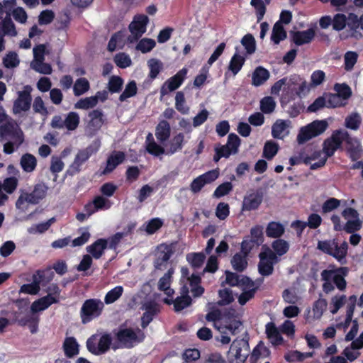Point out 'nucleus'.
I'll return each instance as SVG.
<instances>
[{
    "mask_svg": "<svg viewBox=\"0 0 363 363\" xmlns=\"http://www.w3.org/2000/svg\"><path fill=\"white\" fill-rule=\"evenodd\" d=\"M361 124V117L357 113H352L345 118V126L351 130H357Z\"/></svg>",
    "mask_w": 363,
    "mask_h": 363,
    "instance_id": "obj_59",
    "label": "nucleus"
},
{
    "mask_svg": "<svg viewBox=\"0 0 363 363\" xmlns=\"http://www.w3.org/2000/svg\"><path fill=\"white\" fill-rule=\"evenodd\" d=\"M241 43L246 50L247 55H252L255 52L256 42L252 34L247 33L245 35L241 40Z\"/></svg>",
    "mask_w": 363,
    "mask_h": 363,
    "instance_id": "obj_49",
    "label": "nucleus"
},
{
    "mask_svg": "<svg viewBox=\"0 0 363 363\" xmlns=\"http://www.w3.org/2000/svg\"><path fill=\"white\" fill-rule=\"evenodd\" d=\"M233 184L230 182H224L220 184L213 192V197L220 198L228 195L233 190Z\"/></svg>",
    "mask_w": 363,
    "mask_h": 363,
    "instance_id": "obj_64",
    "label": "nucleus"
},
{
    "mask_svg": "<svg viewBox=\"0 0 363 363\" xmlns=\"http://www.w3.org/2000/svg\"><path fill=\"white\" fill-rule=\"evenodd\" d=\"M163 225V221L160 218L150 219L145 226V231L148 235H152L156 233Z\"/></svg>",
    "mask_w": 363,
    "mask_h": 363,
    "instance_id": "obj_62",
    "label": "nucleus"
},
{
    "mask_svg": "<svg viewBox=\"0 0 363 363\" xmlns=\"http://www.w3.org/2000/svg\"><path fill=\"white\" fill-rule=\"evenodd\" d=\"M330 220L335 231L345 230L347 233H354L359 230L362 226V223L359 217L352 220H348L344 225L341 223L340 218L337 215H333Z\"/></svg>",
    "mask_w": 363,
    "mask_h": 363,
    "instance_id": "obj_18",
    "label": "nucleus"
},
{
    "mask_svg": "<svg viewBox=\"0 0 363 363\" xmlns=\"http://www.w3.org/2000/svg\"><path fill=\"white\" fill-rule=\"evenodd\" d=\"M149 18L146 15L139 14L135 16L133 22L129 25L131 35L128 36L130 43L137 41L145 32Z\"/></svg>",
    "mask_w": 363,
    "mask_h": 363,
    "instance_id": "obj_11",
    "label": "nucleus"
},
{
    "mask_svg": "<svg viewBox=\"0 0 363 363\" xmlns=\"http://www.w3.org/2000/svg\"><path fill=\"white\" fill-rule=\"evenodd\" d=\"M171 129L167 121H160L156 127L155 136L160 143H164L170 136Z\"/></svg>",
    "mask_w": 363,
    "mask_h": 363,
    "instance_id": "obj_30",
    "label": "nucleus"
},
{
    "mask_svg": "<svg viewBox=\"0 0 363 363\" xmlns=\"http://www.w3.org/2000/svg\"><path fill=\"white\" fill-rule=\"evenodd\" d=\"M220 300L218 301L219 306H225L231 303L234 301L233 291L230 289H220L218 291Z\"/></svg>",
    "mask_w": 363,
    "mask_h": 363,
    "instance_id": "obj_60",
    "label": "nucleus"
},
{
    "mask_svg": "<svg viewBox=\"0 0 363 363\" xmlns=\"http://www.w3.org/2000/svg\"><path fill=\"white\" fill-rule=\"evenodd\" d=\"M97 104V97L90 96L79 99L75 104L74 108L78 109L87 110L94 108Z\"/></svg>",
    "mask_w": 363,
    "mask_h": 363,
    "instance_id": "obj_56",
    "label": "nucleus"
},
{
    "mask_svg": "<svg viewBox=\"0 0 363 363\" xmlns=\"http://www.w3.org/2000/svg\"><path fill=\"white\" fill-rule=\"evenodd\" d=\"M23 170L26 172H33L37 166V160L34 155L30 153H26L22 155L20 161Z\"/></svg>",
    "mask_w": 363,
    "mask_h": 363,
    "instance_id": "obj_31",
    "label": "nucleus"
},
{
    "mask_svg": "<svg viewBox=\"0 0 363 363\" xmlns=\"http://www.w3.org/2000/svg\"><path fill=\"white\" fill-rule=\"evenodd\" d=\"M112 344V337L109 333L94 334L86 342L87 350L94 355L99 356L106 353Z\"/></svg>",
    "mask_w": 363,
    "mask_h": 363,
    "instance_id": "obj_5",
    "label": "nucleus"
},
{
    "mask_svg": "<svg viewBox=\"0 0 363 363\" xmlns=\"http://www.w3.org/2000/svg\"><path fill=\"white\" fill-rule=\"evenodd\" d=\"M54 276L55 274L52 270L51 267H48L44 269L37 270L35 274L33 275V277L36 278V281L39 284H42L43 285H45L51 281L53 279Z\"/></svg>",
    "mask_w": 363,
    "mask_h": 363,
    "instance_id": "obj_34",
    "label": "nucleus"
},
{
    "mask_svg": "<svg viewBox=\"0 0 363 363\" xmlns=\"http://www.w3.org/2000/svg\"><path fill=\"white\" fill-rule=\"evenodd\" d=\"M184 142V135L182 133H179L174 135L171 141L168 153L174 154L176 152L181 150L183 147Z\"/></svg>",
    "mask_w": 363,
    "mask_h": 363,
    "instance_id": "obj_54",
    "label": "nucleus"
},
{
    "mask_svg": "<svg viewBox=\"0 0 363 363\" xmlns=\"http://www.w3.org/2000/svg\"><path fill=\"white\" fill-rule=\"evenodd\" d=\"M317 249L332 256L342 263L347 256L348 244L346 241H344L339 245L337 239L319 240L317 244Z\"/></svg>",
    "mask_w": 363,
    "mask_h": 363,
    "instance_id": "obj_3",
    "label": "nucleus"
},
{
    "mask_svg": "<svg viewBox=\"0 0 363 363\" xmlns=\"http://www.w3.org/2000/svg\"><path fill=\"white\" fill-rule=\"evenodd\" d=\"M123 288L121 286H117L108 291L104 298V302L106 304H111L117 301L123 294Z\"/></svg>",
    "mask_w": 363,
    "mask_h": 363,
    "instance_id": "obj_53",
    "label": "nucleus"
},
{
    "mask_svg": "<svg viewBox=\"0 0 363 363\" xmlns=\"http://www.w3.org/2000/svg\"><path fill=\"white\" fill-rule=\"evenodd\" d=\"M192 303V299L189 295L178 296L173 301L174 308L176 312H179L185 308L189 306Z\"/></svg>",
    "mask_w": 363,
    "mask_h": 363,
    "instance_id": "obj_50",
    "label": "nucleus"
},
{
    "mask_svg": "<svg viewBox=\"0 0 363 363\" xmlns=\"http://www.w3.org/2000/svg\"><path fill=\"white\" fill-rule=\"evenodd\" d=\"M186 101L184 94L182 91H178L175 96V108L182 114H187L189 108L185 105Z\"/></svg>",
    "mask_w": 363,
    "mask_h": 363,
    "instance_id": "obj_57",
    "label": "nucleus"
},
{
    "mask_svg": "<svg viewBox=\"0 0 363 363\" xmlns=\"http://www.w3.org/2000/svg\"><path fill=\"white\" fill-rule=\"evenodd\" d=\"M276 108V102L273 97L265 96L260 101V109L262 113L269 114L272 113Z\"/></svg>",
    "mask_w": 363,
    "mask_h": 363,
    "instance_id": "obj_52",
    "label": "nucleus"
},
{
    "mask_svg": "<svg viewBox=\"0 0 363 363\" xmlns=\"http://www.w3.org/2000/svg\"><path fill=\"white\" fill-rule=\"evenodd\" d=\"M359 55L355 51H347L344 55V69L350 72L357 62Z\"/></svg>",
    "mask_w": 363,
    "mask_h": 363,
    "instance_id": "obj_42",
    "label": "nucleus"
},
{
    "mask_svg": "<svg viewBox=\"0 0 363 363\" xmlns=\"http://www.w3.org/2000/svg\"><path fill=\"white\" fill-rule=\"evenodd\" d=\"M89 82L86 78H79L76 80L74 84V94L77 96H81L86 93L89 89Z\"/></svg>",
    "mask_w": 363,
    "mask_h": 363,
    "instance_id": "obj_44",
    "label": "nucleus"
},
{
    "mask_svg": "<svg viewBox=\"0 0 363 363\" xmlns=\"http://www.w3.org/2000/svg\"><path fill=\"white\" fill-rule=\"evenodd\" d=\"M249 336L245 333L242 338H236L231 344L228 352V359L230 363H245L249 354Z\"/></svg>",
    "mask_w": 363,
    "mask_h": 363,
    "instance_id": "obj_2",
    "label": "nucleus"
},
{
    "mask_svg": "<svg viewBox=\"0 0 363 363\" xmlns=\"http://www.w3.org/2000/svg\"><path fill=\"white\" fill-rule=\"evenodd\" d=\"M292 41L298 46L310 43L315 35V29L310 28L303 31H291Z\"/></svg>",
    "mask_w": 363,
    "mask_h": 363,
    "instance_id": "obj_21",
    "label": "nucleus"
},
{
    "mask_svg": "<svg viewBox=\"0 0 363 363\" xmlns=\"http://www.w3.org/2000/svg\"><path fill=\"white\" fill-rule=\"evenodd\" d=\"M79 344L74 337H67L63 342V350L68 358H72L79 352Z\"/></svg>",
    "mask_w": 363,
    "mask_h": 363,
    "instance_id": "obj_27",
    "label": "nucleus"
},
{
    "mask_svg": "<svg viewBox=\"0 0 363 363\" xmlns=\"http://www.w3.org/2000/svg\"><path fill=\"white\" fill-rule=\"evenodd\" d=\"M334 274L333 270L328 269H325L321 272V278L324 281L323 290L326 294H328L335 289L331 281V274Z\"/></svg>",
    "mask_w": 363,
    "mask_h": 363,
    "instance_id": "obj_51",
    "label": "nucleus"
},
{
    "mask_svg": "<svg viewBox=\"0 0 363 363\" xmlns=\"http://www.w3.org/2000/svg\"><path fill=\"white\" fill-rule=\"evenodd\" d=\"M347 26V16L343 13H337L333 18V28L336 31L343 30Z\"/></svg>",
    "mask_w": 363,
    "mask_h": 363,
    "instance_id": "obj_63",
    "label": "nucleus"
},
{
    "mask_svg": "<svg viewBox=\"0 0 363 363\" xmlns=\"http://www.w3.org/2000/svg\"><path fill=\"white\" fill-rule=\"evenodd\" d=\"M145 311L141 317V327L145 329L152 321L154 317L160 312V306L155 301H150L144 303Z\"/></svg>",
    "mask_w": 363,
    "mask_h": 363,
    "instance_id": "obj_20",
    "label": "nucleus"
},
{
    "mask_svg": "<svg viewBox=\"0 0 363 363\" xmlns=\"http://www.w3.org/2000/svg\"><path fill=\"white\" fill-rule=\"evenodd\" d=\"M252 6L254 7L256 12L257 21L260 22L266 13V4L262 0H251Z\"/></svg>",
    "mask_w": 363,
    "mask_h": 363,
    "instance_id": "obj_58",
    "label": "nucleus"
},
{
    "mask_svg": "<svg viewBox=\"0 0 363 363\" xmlns=\"http://www.w3.org/2000/svg\"><path fill=\"white\" fill-rule=\"evenodd\" d=\"M245 62V57L235 52L230 60L228 69L233 75H236L241 70Z\"/></svg>",
    "mask_w": 363,
    "mask_h": 363,
    "instance_id": "obj_35",
    "label": "nucleus"
},
{
    "mask_svg": "<svg viewBox=\"0 0 363 363\" xmlns=\"http://www.w3.org/2000/svg\"><path fill=\"white\" fill-rule=\"evenodd\" d=\"M272 247L274 254H276L277 257H281L289 251V244L285 240L277 238L272 242Z\"/></svg>",
    "mask_w": 363,
    "mask_h": 363,
    "instance_id": "obj_40",
    "label": "nucleus"
},
{
    "mask_svg": "<svg viewBox=\"0 0 363 363\" xmlns=\"http://www.w3.org/2000/svg\"><path fill=\"white\" fill-rule=\"evenodd\" d=\"M32 90L31 86L26 85L22 91L18 92V98L14 101L13 106V112L15 114L21 113L22 111H27L30 109L32 101Z\"/></svg>",
    "mask_w": 363,
    "mask_h": 363,
    "instance_id": "obj_12",
    "label": "nucleus"
},
{
    "mask_svg": "<svg viewBox=\"0 0 363 363\" xmlns=\"http://www.w3.org/2000/svg\"><path fill=\"white\" fill-rule=\"evenodd\" d=\"M259 258L258 271L264 277L272 274L274 265L280 260L277 255L267 245L262 246V252L259 254Z\"/></svg>",
    "mask_w": 363,
    "mask_h": 363,
    "instance_id": "obj_7",
    "label": "nucleus"
},
{
    "mask_svg": "<svg viewBox=\"0 0 363 363\" xmlns=\"http://www.w3.org/2000/svg\"><path fill=\"white\" fill-rule=\"evenodd\" d=\"M270 73L264 67L259 66L256 67L252 74V84L259 86L264 84L269 78Z\"/></svg>",
    "mask_w": 363,
    "mask_h": 363,
    "instance_id": "obj_26",
    "label": "nucleus"
},
{
    "mask_svg": "<svg viewBox=\"0 0 363 363\" xmlns=\"http://www.w3.org/2000/svg\"><path fill=\"white\" fill-rule=\"evenodd\" d=\"M245 256L243 253H236L231 259V264L233 268L239 272H243L247 266V262Z\"/></svg>",
    "mask_w": 363,
    "mask_h": 363,
    "instance_id": "obj_41",
    "label": "nucleus"
},
{
    "mask_svg": "<svg viewBox=\"0 0 363 363\" xmlns=\"http://www.w3.org/2000/svg\"><path fill=\"white\" fill-rule=\"evenodd\" d=\"M279 149V146L276 142L267 140L264 145L262 157L267 160H271L277 154Z\"/></svg>",
    "mask_w": 363,
    "mask_h": 363,
    "instance_id": "obj_38",
    "label": "nucleus"
},
{
    "mask_svg": "<svg viewBox=\"0 0 363 363\" xmlns=\"http://www.w3.org/2000/svg\"><path fill=\"white\" fill-rule=\"evenodd\" d=\"M333 272H334V274H331V281H333L339 290H345L347 286L345 277H346L348 274L347 267H341L333 270Z\"/></svg>",
    "mask_w": 363,
    "mask_h": 363,
    "instance_id": "obj_25",
    "label": "nucleus"
},
{
    "mask_svg": "<svg viewBox=\"0 0 363 363\" xmlns=\"http://www.w3.org/2000/svg\"><path fill=\"white\" fill-rule=\"evenodd\" d=\"M223 323L224 328L232 335L240 332V328L242 326V322L237 311L233 308L226 309L223 313Z\"/></svg>",
    "mask_w": 363,
    "mask_h": 363,
    "instance_id": "obj_13",
    "label": "nucleus"
},
{
    "mask_svg": "<svg viewBox=\"0 0 363 363\" xmlns=\"http://www.w3.org/2000/svg\"><path fill=\"white\" fill-rule=\"evenodd\" d=\"M328 123L325 120H315L300 128L297 135L298 144H303L311 139L323 134L328 128Z\"/></svg>",
    "mask_w": 363,
    "mask_h": 363,
    "instance_id": "obj_6",
    "label": "nucleus"
},
{
    "mask_svg": "<svg viewBox=\"0 0 363 363\" xmlns=\"http://www.w3.org/2000/svg\"><path fill=\"white\" fill-rule=\"evenodd\" d=\"M156 45L154 40L150 38L141 39L136 45V49L141 51L143 53L150 52Z\"/></svg>",
    "mask_w": 363,
    "mask_h": 363,
    "instance_id": "obj_61",
    "label": "nucleus"
},
{
    "mask_svg": "<svg viewBox=\"0 0 363 363\" xmlns=\"http://www.w3.org/2000/svg\"><path fill=\"white\" fill-rule=\"evenodd\" d=\"M108 248V240L99 238L86 248V252L94 259H100Z\"/></svg>",
    "mask_w": 363,
    "mask_h": 363,
    "instance_id": "obj_22",
    "label": "nucleus"
},
{
    "mask_svg": "<svg viewBox=\"0 0 363 363\" xmlns=\"http://www.w3.org/2000/svg\"><path fill=\"white\" fill-rule=\"evenodd\" d=\"M115 337L120 345L113 347V349L118 347L132 348L134 346V343L142 342L145 336L140 328H137L136 331H134L131 328H123L121 327L115 333Z\"/></svg>",
    "mask_w": 363,
    "mask_h": 363,
    "instance_id": "obj_4",
    "label": "nucleus"
},
{
    "mask_svg": "<svg viewBox=\"0 0 363 363\" xmlns=\"http://www.w3.org/2000/svg\"><path fill=\"white\" fill-rule=\"evenodd\" d=\"M263 201V192L258 189L246 195L242 201V211H250L257 209Z\"/></svg>",
    "mask_w": 363,
    "mask_h": 363,
    "instance_id": "obj_19",
    "label": "nucleus"
},
{
    "mask_svg": "<svg viewBox=\"0 0 363 363\" xmlns=\"http://www.w3.org/2000/svg\"><path fill=\"white\" fill-rule=\"evenodd\" d=\"M159 250L160 255L155 261V267L157 269H161L162 266H163L164 263L169 261V259L174 252L172 245H161L159 247Z\"/></svg>",
    "mask_w": 363,
    "mask_h": 363,
    "instance_id": "obj_24",
    "label": "nucleus"
},
{
    "mask_svg": "<svg viewBox=\"0 0 363 363\" xmlns=\"http://www.w3.org/2000/svg\"><path fill=\"white\" fill-rule=\"evenodd\" d=\"M286 37L287 33L282 24L279 21L276 22L273 26L271 35L272 41L274 44L278 45L281 41L285 40Z\"/></svg>",
    "mask_w": 363,
    "mask_h": 363,
    "instance_id": "obj_33",
    "label": "nucleus"
},
{
    "mask_svg": "<svg viewBox=\"0 0 363 363\" xmlns=\"http://www.w3.org/2000/svg\"><path fill=\"white\" fill-rule=\"evenodd\" d=\"M138 91L137 84L135 81H130L125 86L124 91L119 96V101H125L128 98H130L136 95Z\"/></svg>",
    "mask_w": 363,
    "mask_h": 363,
    "instance_id": "obj_46",
    "label": "nucleus"
},
{
    "mask_svg": "<svg viewBox=\"0 0 363 363\" xmlns=\"http://www.w3.org/2000/svg\"><path fill=\"white\" fill-rule=\"evenodd\" d=\"M103 116V112L100 109L90 111L89 113V117L90 118L89 125L95 129H100L104 123Z\"/></svg>",
    "mask_w": 363,
    "mask_h": 363,
    "instance_id": "obj_36",
    "label": "nucleus"
},
{
    "mask_svg": "<svg viewBox=\"0 0 363 363\" xmlns=\"http://www.w3.org/2000/svg\"><path fill=\"white\" fill-rule=\"evenodd\" d=\"M218 177V169L209 170L195 178L190 184V189L194 194L199 193L206 184L213 182Z\"/></svg>",
    "mask_w": 363,
    "mask_h": 363,
    "instance_id": "obj_17",
    "label": "nucleus"
},
{
    "mask_svg": "<svg viewBox=\"0 0 363 363\" xmlns=\"http://www.w3.org/2000/svg\"><path fill=\"white\" fill-rule=\"evenodd\" d=\"M186 258L193 268L199 269L203 264L206 255L203 252H191L186 255Z\"/></svg>",
    "mask_w": 363,
    "mask_h": 363,
    "instance_id": "obj_39",
    "label": "nucleus"
},
{
    "mask_svg": "<svg viewBox=\"0 0 363 363\" xmlns=\"http://www.w3.org/2000/svg\"><path fill=\"white\" fill-rule=\"evenodd\" d=\"M288 125L286 121L281 119H278L273 124L272 127V135L276 139H283L286 135L284 133L287 128Z\"/></svg>",
    "mask_w": 363,
    "mask_h": 363,
    "instance_id": "obj_37",
    "label": "nucleus"
},
{
    "mask_svg": "<svg viewBox=\"0 0 363 363\" xmlns=\"http://www.w3.org/2000/svg\"><path fill=\"white\" fill-rule=\"evenodd\" d=\"M284 225L279 222L271 221L266 228V235L272 238H280L284 233Z\"/></svg>",
    "mask_w": 363,
    "mask_h": 363,
    "instance_id": "obj_29",
    "label": "nucleus"
},
{
    "mask_svg": "<svg viewBox=\"0 0 363 363\" xmlns=\"http://www.w3.org/2000/svg\"><path fill=\"white\" fill-rule=\"evenodd\" d=\"M99 149V144L95 142L86 148L79 150L73 162L69 165L67 173L72 176L79 173L82 169V165L84 164L92 155L96 153Z\"/></svg>",
    "mask_w": 363,
    "mask_h": 363,
    "instance_id": "obj_10",
    "label": "nucleus"
},
{
    "mask_svg": "<svg viewBox=\"0 0 363 363\" xmlns=\"http://www.w3.org/2000/svg\"><path fill=\"white\" fill-rule=\"evenodd\" d=\"M361 23H362V16L360 18H358L357 15L350 13L347 17V26L350 28V30L352 32L351 36L357 38V35H359L361 36V33H359L357 31V29L359 27H361Z\"/></svg>",
    "mask_w": 363,
    "mask_h": 363,
    "instance_id": "obj_32",
    "label": "nucleus"
},
{
    "mask_svg": "<svg viewBox=\"0 0 363 363\" xmlns=\"http://www.w3.org/2000/svg\"><path fill=\"white\" fill-rule=\"evenodd\" d=\"M334 90L337 92L336 94L343 100H347L352 94L350 86L345 83L335 84Z\"/></svg>",
    "mask_w": 363,
    "mask_h": 363,
    "instance_id": "obj_48",
    "label": "nucleus"
},
{
    "mask_svg": "<svg viewBox=\"0 0 363 363\" xmlns=\"http://www.w3.org/2000/svg\"><path fill=\"white\" fill-rule=\"evenodd\" d=\"M125 155L123 152H113L107 159L106 166L102 172L103 174L112 172L119 164L123 162Z\"/></svg>",
    "mask_w": 363,
    "mask_h": 363,
    "instance_id": "obj_23",
    "label": "nucleus"
},
{
    "mask_svg": "<svg viewBox=\"0 0 363 363\" xmlns=\"http://www.w3.org/2000/svg\"><path fill=\"white\" fill-rule=\"evenodd\" d=\"M266 334L274 345H280L283 343V337L274 323L266 325Z\"/></svg>",
    "mask_w": 363,
    "mask_h": 363,
    "instance_id": "obj_28",
    "label": "nucleus"
},
{
    "mask_svg": "<svg viewBox=\"0 0 363 363\" xmlns=\"http://www.w3.org/2000/svg\"><path fill=\"white\" fill-rule=\"evenodd\" d=\"M123 79L122 77L113 75L110 77L108 83V89L111 94L119 93L123 88Z\"/></svg>",
    "mask_w": 363,
    "mask_h": 363,
    "instance_id": "obj_47",
    "label": "nucleus"
},
{
    "mask_svg": "<svg viewBox=\"0 0 363 363\" xmlns=\"http://www.w3.org/2000/svg\"><path fill=\"white\" fill-rule=\"evenodd\" d=\"M147 65L150 68L149 77L155 79L162 69V63L160 60L152 58L147 61Z\"/></svg>",
    "mask_w": 363,
    "mask_h": 363,
    "instance_id": "obj_55",
    "label": "nucleus"
},
{
    "mask_svg": "<svg viewBox=\"0 0 363 363\" xmlns=\"http://www.w3.org/2000/svg\"><path fill=\"white\" fill-rule=\"evenodd\" d=\"M104 308V303L97 298L86 299L80 310V318L83 324L91 322L101 315Z\"/></svg>",
    "mask_w": 363,
    "mask_h": 363,
    "instance_id": "obj_8",
    "label": "nucleus"
},
{
    "mask_svg": "<svg viewBox=\"0 0 363 363\" xmlns=\"http://www.w3.org/2000/svg\"><path fill=\"white\" fill-rule=\"evenodd\" d=\"M342 130H335L333 132L330 137L325 139L323 143V152L326 158L334 155L335 152L342 149Z\"/></svg>",
    "mask_w": 363,
    "mask_h": 363,
    "instance_id": "obj_14",
    "label": "nucleus"
},
{
    "mask_svg": "<svg viewBox=\"0 0 363 363\" xmlns=\"http://www.w3.org/2000/svg\"><path fill=\"white\" fill-rule=\"evenodd\" d=\"M15 304L19 311L13 312V323H17L21 327L28 326L32 334L37 333L40 320V315L37 313L46 309L41 298L35 301L31 304L30 311L24 316H23V313L28 310L29 301L23 298L17 299Z\"/></svg>",
    "mask_w": 363,
    "mask_h": 363,
    "instance_id": "obj_1",
    "label": "nucleus"
},
{
    "mask_svg": "<svg viewBox=\"0 0 363 363\" xmlns=\"http://www.w3.org/2000/svg\"><path fill=\"white\" fill-rule=\"evenodd\" d=\"M342 143H345L346 151L352 161H357L362 157V149L359 140L352 137L347 130H342Z\"/></svg>",
    "mask_w": 363,
    "mask_h": 363,
    "instance_id": "obj_16",
    "label": "nucleus"
},
{
    "mask_svg": "<svg viewBox=\"0 0 363 363\" xmlns=\"http://www.w3.org/2000/svg\"><path fill=\"white\" fill-rule=\"evenodd\" d=\"M65 128L69 130L73 131L76 130L80 123L79 116L77 112L71 111L67 113L65 119Z\"/></svg>",
    "mask_w": 363,
    "mask_h": 363,
    "instance_id": "obj_43",
    "label": "nucleus"
},
{
    "mask_svg": "<svg viewBox=\"0 0 363 363\" xmlns=\"http://www.w3.org/2000/svg\"><path fill=\"white\" fill-rule=\"evenodd\" d=\"M2 32L3 36L6 35L10 36H16L17 35L16 26L12 21L9 14H7L4 19L2 21Z\"/></svg>",
    "mask_w": 363,
    "mask_h": 363,
    "instance_id": "obj_45",
    "label": "nucleus"
},
{
    "mask_svg": "<svg viewBox=\"0 0 363 363\" xmlns=\"http://www.w3.org/2000/svg\"><path fill=\"white\" fill-rule=\"evenodd\" d=\"M187 69L184 67L174 76L169 78L161 86V96L167 95L169 92L177 90L184 82L187 74Z\"/></svg>",
    "mask_w": 363,
    "mask_h": 363,
    "instance_id": "obj_15",
    "label": "nucleus"
},
{
    "mask_svg": "<svg viewBox=\"0 0 363 363\" xmlns=\"http://www.w3.org/2000/svg\"><path fill=\"white\" fill-rule=\"evenodd\" d=\"M48 186L44 183H38L34 186L30 193H22L16 202V207L18 209L23 208L26 202L31 204H38L47 195Z\"/></svg>",
    "mask_w": 363,
    "mask_h": 363,
    "instance_id": "obj_9",
    "label": "nucleus"
}]
</instances>
